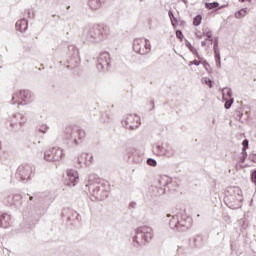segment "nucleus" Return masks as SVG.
Masks as SVG:
<instances>
[{
	"instance_id": "1",
	"label": "nucleus",
	"mask_w": 256,
	"mask_h": 256,
	"mask_svg": "<svg viewBox=\"0 0 256 256\" xmlns=\"http://www.w3.org/2000/svg\"><path fill=\"white\" fill-rule=\"evenodd\" d=\"M153 239V229L149 226H142L137 229L134 241L142 247V245H147Z\"/></svg>"
},
{
	"instance_id": "2",
	"label": "nucleus",
	"mask_w": 256,
	"mask_h": 256,
	"mask_svg": "<svg viewBox=\"0 0 256 256\" xmlns=\"http://www.w3.org/2000/svg\"><path fill=\"white\" fill-rule=\"evenodd\" d=\"M64 137L66 139H74L75 145H79V141L85 139V131L68 126L64 129Z\"/></svg>"
},
{
	"instance_id": "3",
	"label": "nucleus",
	"mask_w": 256,
	"mask_h": 256,
	"mask_svg": "<svg viewBox=\"0 0 256 256\" xmlns=\"http://www.w3.org/2000/svg\"><path fill=\"white\" fill-rule=\"evenodd\" d=\"M63 157H65V153H63V149L59 147L48 148L44 153V159L52 163L61 161Z\"/></svg>"
},
{
	"instance_id": "4",
	"label": "nucleus",
	"mask_w": 256,
	"mask_h": 256,
	"mask_svg": "<svg viewBox=\"0 0 256 256\" xmlns=\"http://www.w3.org/2000/svg\"><path fill=\"white\" fill-rule=\"evenodd\" d=\"M133 50L139 55H147L151 51V43L143 38H136L133 43Z\"/></svg>"
},
{
	"instance_id": "5",
	"label": "nucleus",
	"mask_w": 256,
	"mask_h": 256,
	"mask_svg": "<svg viewBox=\"0 0 256 256\" xmlns=\"http://www.w3.org/2000/svg\"><path fill=\"white\" fill-rule=\"evenodd\" d=\"M126 129H137L141 125V118L137 114H128L124 120Z\"/></svg>"
},
{
	"instance_id": "6",
	"label": "nucleus",
	"mask_w": 256,
	"mask_h": 256,
	"mask_svg": "<svg viewBox=\"0 0 256 256\" xmlns=\"http://www.w3.org/2000/svg\"><path fill=\"white\" fill-rule=\"evenodd\" d=\"M17 174L22 181H29V179H31V175H33V167L28 164L21 165L17 170Z\"/></svg>"
},
{
	"instance_id": "7",
	"label": "nucleus",
	"mask_w": 256,
	"mask_h": 256,
	"mask_svg": "<svg viewBox=\"0 0 256 256\" xmlns=\"http://www.w3.org/2000/svg\"><path fill=\"white\" fill-rule=\"evenodd\" d=\"M29 97H31V93H29V91L20 90L14 94L12 101L18 105H25V102L27 99H29Z\"/></svg>"
},
{
	"instance_id": "8",
	"label": "nucleus",
	"mask_w": 256,
	"mask_h": 256,
	"mask_svg": "<svg viewBox=\"0 0 256 256\" xmlns=\"http://www.w3.org/2000/svg\"><path fill=\"white\" fill-rule=\"evenodd\" d=\"M66 185H73L79 181V173L76 170H68L67 171Z\"/></svg>"
},
{
	"instance_id": "9",
	"label": "nucleus",
	"mask_w": 256,
	"mask_h": 256,
	"mask_svg": "<svg viewBox=\"0 0 256 256\" xmlns=\"http://www.w3.org/2000/svg\"><path fill=\"white\" fill-rule=\"evenodd\" d=\"M0 227H3V229L11 227V215L6 213L0 215Z\"/></svg>"
},
{
	"instance_id": "10",
	"label": "nucleus",
	"mask_w": 256,
	"mask_h": 256,
	"mask_svg": "<svg viewBox=\"0 0 256 256\" xmlns=\"http://www.w3.org/2000/svg\"><path fill=\"white\" fill-rule=\"evenodd\" d=\"M154 155H158V157H165L169 155V150L165 148V146H155L153 148Z\"/></svg>"
},
{
	"instance_id": "11",
	"label": "nucleus",
	"mask_w": 256,
	"mask_h": 256,
	"mask_svg": "<svg viewBox=\"0 0 256 256\" xmlns=\"http://www.w3.org/2000/svg\"><path fill=\"white\" fill-rule=\"evenodd\" d=\"M29 23L25 19L18 20L16 22V29L17 31H20V33H23V31H27Z\"/></svg>"
},
{
	"instance_id": "12",
	"label": "nucleus",
	"mask_w": 256,
	"mask_h": 256,
	"mask_svg": "<svg viewBox=\"0 0 256 256\" xmlns=\"http://www.w3.org/2000/svg\"><path fill=\"white\" fill-rule=\"evenodd\" d=\"M105 3V0H89V7L94 10L100 9L101 5Z\"/></svg>"
},
{
	"instance_id": "13",
	"label": "nucleus",
	"mask_w": 256,
	"mask_h": 256,
	"mask_svg": "<svg viewBox=\"0 0 256 256\" xmlns=\"http://www.w3.org/2000/svg\"><path fill=\"white\" fill-rule=\"evenodd\" d=\"M170 21L172 23V26L175 28L179 25V20H177V18L175 17V14H173V11H169L168 12Z\"/></svg>"
},
{
	"instance_id": "14",
	"label": "nucleus",
	"mask_w": 256,
	"mask_h": 256,
	"mask_svg": "<svg viewBox=\"0 0 256 256\" xmlns=\"http://www.w3.org/2000/svg\"><path fill=\"white\" fill-rule=\"evenodd\" d=\"M245 15H247V9H241L235 13L236 19H241L242 17H245Z\"/></svg>"
},
{
	"instance_id": "15",
	"label": "nucleus",
	"mask_w": 256,
	"mask_h": 256,
	"mask_svg": "<svg viewBox=\"0 0 256 256\" xmlns=\"http://www.w3.org/2000/svg\"><path fill=\"white\" fill-rule=\"evenodd\" d=\"M201 21H203V16L197 15L193 20V25H195V27H199V25H201Z\"/></svg>"
},
{
	"instance_id": "16",
	"label": "nucleus",
	"mask_w": 256,
	"mask_h": 256,
	"mask_svg": "<svg viewBox=\"0 0 256 256\" xmlns=\"http://www.w3.org/2000/svg\"><path fill=\"white\" fill-rule=\"evenodd\" d=\"M223 99H224V101H226L225 105H224L225 109H230V107L233 105V98H230L227 100V98L224 95Z\"/></svg>"
},
{
	"instance_id": "17",
	"label": "nucleus",
	"mask_w": 256,
	"mask_h": 256,
	"mask_svg": "<svg viewBox=\"0 0 256 256\" xmlns=\"http://www.w3.org/2000/svg\"><path fill=\"white\" fill-rule=\"evenodd\" d=\"M206 9H217L219 7V4L217 2H212V3H206L205 4Z\"/></svg>"
},
{
	"instance_id": "18",
	"label": "nucleus",
	"mask_w": 256,
	"mask_h": 256,
	"mask_svg": "<svg viewBox=\"0 0 256 256\" xmlns=\"http://www.w3.org/2000/svg\"><path fill=\"white\" fill-rule=\"evenodd\" d=\"M242 145H243L242 152L247 153V149L249 148V140H244L242 142Z\"/></svg>"
},
{
	"instance_id": "19",
	"label": "nucleus",
	"mask_w": 256,
	"mask_h": 256,
	"mask_svg": "<svg viewBox=\"0 0 256 256\" xmlns=\"http://www.w3.org/2000/svg\"><path fill=\"white\" fill-rule=\"evenodd\" d=\"M186 47H188V49H190L191 53H193L194 55H198L197 49H195V47H193V45H191V43H186Z\"/></svg>"
},
{
	"instance_id": "20",
	"label": "nucleus",
	"mask_w": 256,
	"mask_h": 256,
	"mask_svg": "<svg viewBox=\"0 0 256 256\" xmlns=\"http://www.w3.org/2000/svg\"><path fill=\"white\" fill-rule=\"evenodd\" d=\"M147 164L150 165V167H157V161H155V160H153L151 158H149L147 160Z\"/></svg>"
},
{
	"instance_id": "21",
	"label": "nucleus",
	"mask_w": 256,
	"mask_h": 256,
	"mask_svg": "<svg viewBox=\"0 0 256 256\" xmlns=\"http://www.w3.org/2000/svg\"><path fill=\"white\" fill-rule=\"evenodd\" d=\"M204 83L205 85H208L210 89L213 87V82L209 78H204Z\"/></svg>"
},
{
	"instance_id": "22",
	"label": "nucleus",
	"mask_w": 256,
	"mask_h": 256,
	"mask_svg": "<svg viewBox=\"0 0 256 256\" xmlns=\"http://www.w3.org/2000/svg\"><path fill=\"white\" fill-rule=\"evenodd\" d=\"M225 93L227 94V97L229 99H231L232 95H233V92H231V90L229 89H224V92H223V96L225 97Z\"/></svg>"
},
{
	"instance_id": "23",
	"label": "nucleus",
	"mask_w": 256,
	"mask_h": 256,
	"mask_svg": "<svg viewBox=\"0 0 256 256\" xmlns=\"http://www.w3.org/2000/svg\"><path fill=\"white\" fill-rule=\"evenodd\" d=\"M176 37L177 39H180V41H183V32H181L180 30H177Z\"/></svg>"
},
{
	"instance_id": "24",
	"label": "nucleus",
	"mask_w": 256,
	"mask_h": 256,
	"mask_svg": "<svg viewBox=\"0 0 256 256\" xmlns=\"http://www.w3.org/2000/svg\"><path fill=\"white\" fill-rule=\"evenodd\" d=\"M245 159H247V152H242V156L240 157L241 163H245Z\"/></svg>"
},
{
	"instance_id": "25",
	"label": "nucleus",
	"mask_w": 256,
	"mask_h": 256,
	"mask_svg": "<svg viewBox=\"0 0 256 256\" xmlns=\"http://www.w3.org/2000/svg\"><path fill=\"white\" fill-rule=\"evenodd\" d=\"M251 181L252 183H256V170H254L251 174Z\"/></svg>"
},
{
	"instance_id": "26",
	"label": "nucleus",
	"mask_w": 256,
	"mask_h": 256,
	"mask_svg": "<svg viewBox=\"0 0 256 256\" xmlns=\"http://www.w3.org/2000/svg\"><path fill=\"white\" fill-rule=\"evenodd\" d=\"M189 65H201V61H199V60H194V61H191V62L189 63Z\"/></svg>"
},
{
	"instance_id": "27",
	"label": "nucleus",
	"mask_w": 256,
	"mask_h": 256,
	"mask_svg": "<svg viewBox=\"0 0 256 256\" xmlns=\"http://www.w3.org/2000/svg\"><path fill=\"white\" fill-rule=\"evenodd\" d=\"M80 157H81V158H83V157H89L90 163H93V156H89L88 154H84V155H81Z\"/></svg>"
},
{
	"instance_id": "28",
	"label": "nucleus",
	"mask_w": 256,
	"mask_h": 256,
	"mask_svg": "<svg viewBox=\"0 0 256 256\" xmlns=\"http://www.w3.org/2000/svg\"><path fill=\"white\" fill-rule=\"evenodd\" d=\"M241 3H245V1H251V0H239Z\"/></svg>"
},
{
	"instance_id": "29",
	"label": "nucleus",
	"mask_w": 256,
	"mask_h": 256,
	"mask_svg": "<svg viewBox=\"0 0 256 256\" xmlns=\"http://www.w3.org/2000/svg\"><path fill=\"white\" fill-rule=\"evenodd\" d=\"M29 200H30V201H33V196H30Z\"/></svg>"
},
{
	"instance_id": "30",
	"label": "nucleus",
	"mask_w": 256,
	"mask_h": 256,
	"mask_svg": "<svg viewBox=\"0 0 256 256\" xmlns=\"http://www.w3.org/2000/svg\"><path fill=\"white\" fill-rule=\"evenodd\" d=\"M252 159H256V156H255V155H253V156H252Z\"/></svg>"
},
{
	"instance_id": "31",
	"label": "nucleus",
	"mask_w": 256,
	"mask_h": 256,
	"mask_svg": "<svg viewBox=\"0 0 256 256\" xmlns=\"http://www.w3.org/2000/svg\"><path fill=\"white\" fill-rule=\"evenodd\" d=\"M252 161H256V158H252Z\"/></svg>"
},
{
	"instance_id": "32",
	"label": "nucleus",
	"mask_w": 256,
	"mask_h": 256,
	"mask_svg": "<svg viewBox=\"0 0 256 256\" xmlns=\"http://www.w3.org/2000/svg\"><path fill=\"white\" fill-rule=\"evenodd\" d=\"M23 123H25V122H20V125H23Z\"/></svg>"
},
{
	"instance_id": "33",
	"label": "nucleus",
	"mask_w": 256,
	"mask_h": 256,
	"mask_svg": "<svg viewBox=\"0 0 256 256\" xmlns=\"http://www.w3.org/2000/svg\"><path fill=\"white\" fill-rule=\"evenodd\" d=\"M20 118H21V119H25V118H23V117H21V116H20Z\"/></svg>"
},
{
	"instance_id": "34",
	"label": "nucleus",
	"mask_w": 256,
	"mask_h": 256,
	"mask_svg": "<svg viewBox=\"0 0 256 256\" xmlns=\"http://www.w3.org/2000/svg\"><path fill=\"white\" fill-rule=\"evenodd\" d=\"M0 149H1V142H0Z\"/></svg>"
}]
</instances>
